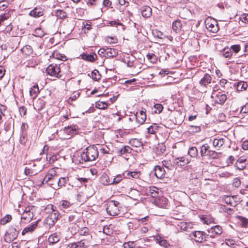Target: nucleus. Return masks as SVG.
<instances>
[{
  "instance_id": "nucleus-18",
  "label": "nucleus",
  "mask_w": 248,
  "mask_h": 248,
  "mask_svg": "<svg viewBox=\"0 0 248 248\" xmlns=\"http://www.w3.org/2000/svg\"><path fill=\"white\" fill-rule=\"evenodd\" d=\"M158 188L156 187H149L146 188L145 192L148 196H150L152 197H155L158 194Z\"/></svg>"
},
{
  "instance_id": "nucleus-6",
  "label": "nucleus",
  "mask_w": 248,
  "mask_h": 248,
  "mask_svg": "<svg viewBox=\"0 0 248 248\" xmlns=\"http://www.w3.org/2000/svg\"><path fill=\"white\" fill-rule=\"evenodd\" d=\"M46 72L48 75L54 78H60L61 77L60 66L57 64L49 65L46 68Z\"/></svg>"
},
{
  "instance_id": "nucleus-51",
  "label": "nucleus",
  "mask_w": 248,
  "mask_h": 248,
  "mask_svg": "<svg viewBox=\"0 0 248 248\" xmlns=\"http://www.w3.org/2000/svg\"><path fill=\"white\" fill-rule=\"evenodd\" d=\"M6 110L5 107L4 106H1L0 108V123H3V117H4V112Z\"/></svg>"
},
{
  "instance_id": "nucleus-24",
  "label": "nucleus",
  "mask_w": 248,
  "mask_h": 248,
  "mask_svg": "<svg viewBox=\"0 0 248 248\" xmlns=\"http://www.w3.org/2000/svg\"><path fill=\"white\" fill-rule=\"evenodd\" d=\"M142 16L145 17L147 18L152 15V9L149 6H144L142 7L141 10Z\"/></svg>"
},
{
  "instance_id": "nucleus-19",
  "label": "nucleus",
  "mask_w": 248,
  "mask_h": 248,
  "mask_svg": "<svg viewBox=\"0 0 248 248\" xmlns=\"http://www.w3.org/2000/svg\"><path fill=\"white\" fill-rule=\"evenodd\" d=\"M33 217V214L30 211V209H27L26 208L20 218L21 219L26 220L27 221H30L32 219Z\"/></svg>"
},
{
  "instance_id": "nucleus-52",
  "label": "nucleus",
  "mask_w": 248,
  "mask_h": 248,
  "mask_svg": "<svg viewBox=\"0 0 248 248\" xmlns=\"http://www.w3.org/2000/svg\"><path fill=\"white\" fill-rule=\"evenodd\" d=\"M223 56L225 58H230L232 56V53L231 49L225 48L222 52Z\"/></svg>"
},
{
  "instance_id": "nucleus-42",
  "label": "nucleus",
  "mask_w": 248,
  "mask_h": 248,
  "mask_svg": "<svg viewBox=\"0 0 248 248\" xmlns=\"http://www.w3.org/2000/svg\"><path fill=\"white\" fill-rule=\"evenodd\" d=\"M126 176L128 178L130 177L137 179L140 176V173L138 171H126Z\"/></svg>"
},
{
  "instance_id": "nucleus-2",
  "label": "nucleus",
  "mask_w": 248,
  "mask_h": 248,
  "mask_svg": "<svg viewBox=\"0 0 248 248\" xmlns=\"http://www.w3.org/2000/svg\"><path fill=\"white\" fill-rule=\"evenodd\" d=\"M78 130L77 125H68L60 130H57V133L61 139H69L73 135L78 134Z\"/></svg>"
},
{
  "instance_id": "nucleus-5",
  "label": "nucleus",
  "mask_w": 248,
  "mask_h": 248,
  "mask_svg": "<svg viewBox=\"0 0 248 248\" xmlns=\"http://www.w3.org/2000/svg\"><path fill=\"white\" fill-rule=\"evenodd\" d=\"M206 27L210 31L216 33L218 31V27L217 21L211 17H208L205 20Z\"/></svg>"
},
{
  "instance_id": "nucleus-1",
  "label": "nucleus",
  "mask_w": 248,
  "mask_h": 248,
  "mask_svg": "<svg viewBox=\"0 0 248 248\" xmlns=\"http://www.w3.org/2000/svg\"><path fill=\"white\" fill-rule=\"evenodd\" d=\"M98 156L97 149L94 145L88 147L81 154V158L85 162L94 161Z\"/></svg>"
},
{
  "instance_id": "nucleus-64",
  "label": "nucleus",
  "mask_w": 248,
  "mask_h": 248,
  "mask_svg": "<svg viewBox=\"0 0 248 248\" xmlns=\"http://www.w3.org/2000/svg\"><path fill=\"white\" fill-rule=\"evenodd\" d=\"M240 112L244 113L248 112V102L242 107Z\"/></svg>"
},
{
  "instance_id": "nucleus-22",
  "label": "nucleus",
  "mask_w": 248,
  "mask_h": 248,
  "mask_svg": "<svg viewBox=\"0 0 248 248\" xmlns=\"http://www.w3.org/2000/svg\"><path fill=\"white\" fill-rule=\"evenodd\" d=\"M60 239V235H59L57 232H55L49 236L48 239V241L50 244H54L59 242Z\"/></svg>"
},
{
  "instance_id": "nucleus-39",
  "label": "nucleus",
  "mask_w": 248,
  "mask_h": 248,
  "mask_svg": "<svg viewBox=\"0 0 248 248\" xmlns=\"http://www.w3.org/2000/svg\"><path fill=\"white\" fill-rule=\"evenodd\" d=\"M91 77L93 80L97 81L100 79L101 76L99 74V71L95 69L92 71Z\"/></svg>"
},
{
  "instance_id": "nucleus-44",
  "label": "nucleus",
  "mask_w": 248,
  "mask_h": 248,
  "mask_svg": "<svg viewBox=\"0 0 248 248\" xmlns=\"http://www.w3.org/2000/svg\"><path fill=\"white\" fill-rule=\"evenodd\" d=\"M147 59L152 63L156 62L157 59L155 55L153 53H150L147 54Z\"/></svg>"
},
{
  "instance_id": "nucleus-55",
  "label": "nucleus",
  "mask_w": 248,
  "mask_h": 248,
  "mask_svg": "<svg viewBox=\"0 0 248 248\" xmlns=\"http://www.w3.org/2000/svg\"><path fill=\"white\" fill-rule=\"evenodd\" d=\"M237 218L242 222L243 227H246L248 224V219L245 217L239 216Z\"/></svg>"
},
{
  "instance_id": "nucleus-31",
  "label": "nucleus",
  "mask_w": 248,
  "mask_h": 248,
  "mask_svg": "<svg viewBox=\"0 0 248 248\" xmlns=\"http://www.w3.org/2000/svg\"><path fill=\"white\" fill-rule=\"evenodd\" d=\"M178 226L180 229L185 231H187L189 228H192V224L188 222H181Z\"/></svg>"
},
{
  "instance_id": "nucleus-62",
  "label": "nucleus",
  "mask_w": 248,
  "mask_h": 248,
  "mask_svg": "<svg viewBox=\"0 0 248 248\" xmlns=\"http://www.w3.org/2000/svg\"><path fill=\"white\" fill-rule=\"evenodd\" d=\"M241 181L238 178H235L233 180L232 185L235 187H238L240 186Z\"/></svg>"
},
{
  "instance_id": "nucleus-29",
  "label": "nucleus",
  "mask_w": 248,
  "mask_h": 248,
  "mask_svg": "<svg viewBox=\"0 0 248 248\" xmlns=\"http://www.w3.org/2000/svg\"><path fill=\"white\" fill-rule=\"evenodd\" d=\"M129 143L133 147H140L142 145V143L140 140L138 139H131Z\"/></svg>"
},
{
  "instance_id": "nucleus-20",
  "label": "nucleus",
  "mask_w": 248,
  "mask_h": 248,
  "mask_svg": "<svg viewBox=\"0 0 248 248\" xmlns=\"http://www.w3.org/2000/svg\"><path fill=\"white\" fill-rule=\"evenodd\" d=\"M118 54V51L117 49L108 47L106 48V57L112 58L116 57Z\"/></svg>"
},
{
  "instance_id": "nucleus-48",
  "label": "nucleus",
  "mask_w": 248,
  "mask_h": 248,
  "mask_svg": "<svg viewBox=\"0 0 248 248\" xmlns=\"http://www.w3.org/2000/svg\"><path fill=\"white\" fill-rule=\"evenodd\" d=\"M56 16L61 19H64L66 16V13L62 10H58L56 12Z\"/></svg>"
},
{
  "instance_id": "nucleus-16",
  "label": "nucleus",
  "mask_w": 248,
  "mask_h": 248,
  "mask_svg": "<svg viewBox=\"0 0 248 248\" xmlns=\"http://www.w3.org/2000/svg\"><path fill=\"white\" fill-rule=\"evenodd\" d=\"M145 110H141L139 113H137L136 117L137 122L139 124H144L146 119Z\"/></svg>"
},
{
  "instance_id": "nucleus-54",
  "label": "nucleus",
  "mask_w": 248,
  "mask_h": 248,
  "mask_svg": "<svg viewBox=\"0 0 248 248\" xmlns=\"http://www.w3.org/2000/svg\"><path fill=\"white\" fill-rule=\"evenodd\" d=\"M148 218V216H146L140 219H136V220L139 221V226H141V225H144L148 224L146 222L147 221Z\"/></svg>"
},
{
  "instance_id": "nucleus-59",
  "label": "nucleus",
  "mask_w": 248,
  "mask_h": 248,
  "mask_svg": "<svg viewBox=\"0 0 248 248\" xmlns=\"http://www.w3.org/2000/svg\"><path fill=\"white\" fill-rule=\"evenodd\" d=\"M20 143L24 144L27 141V135L26 133H23L20 138Z\"/></svg>"
},
{
  "instance_id": "nucleus-10",
  "label": "nucleus",
  "mask_w": 248,
  "mask_h": 248,
  "mask_svg": "<svg viewBox=\"0 0 248 248\" xmlns=\"http://www.w3.org/2000/svg\"><path fill=\"white\" fill-rule=\"evenodd\" d=\"M191 158L187 156H180L173 160L172 163L174 165L179 167H184L190 163Z\"/></svg>"
},
{
  "instance_id": "nucleus-38",
  "label": "nucleus",
  "mask_w": 248,
  "mask_h": 248,
  "mask_svg": "<svg viewBox=\"0 0 248 248\" xmlns=\"http://www.w3.org/2000/svg\"><path fill=\"white\" fill-rule=\"evenodd\" d=\"M39 92V89L37 86H33L30 90V94L32 98L35 97Z\"/></svg>"
},
{
  "instance_id": "nucleus-37",
  "label": "nucleus",
  "mask_w": 248,
  "mask_h": 248,
  "mask_svg": "<svg viewBox=\"0 0 248 248\" xmlns=\"http://www.w3.org/2000/svg\"><path fill=\"white\" fill-rule=\"evenodd\" d=\"M200 131V126L197 125H190L188 128V132L191 134H194Z\"/></svg>"
},
{
  "instance_id": "nucleus-35",
  "label": "nucleus",
  "mask_w": 248,
  "mask_h": 248,
  "mask_svg": "<svg viewBox=\"0 0 248 248\" xmlns=\"http://www.w3.org/2000/svg\"><path fill=\"white\" fill-rule=\"evenodd\" d=\"M158 154H164L166 152V146L163 143L158 144L156 148Z\"/></svg>"
},
{
  "instance_id": "nucleus-27",
  "label": "nucleus",
  "mask_w": 248,
  "mask_h": 248,
  "mask_svg": "<svg viewBox=\"0 0 248 248\" xmlns=\"http://www.w3.org/2000/svg\"><path fill=\"white\" fill-rule=\"evenodd\" d=\"M225 143V139L220 138V139H217L215 138L213 141V145L215 147L218 148H219L221 146H223V145Z\"/></svg>"
},
{
  "instance_id": "nucleus-33",
  "label": "nucleus",
  "mask_w": 248,
  "mask_h": 248,
  "mask_svg": "<svg viewBox=\"0 0 248 248\" xmlns=\"http://www.w3.org/2000/svg\"><path fill=\"white\" fill-rule=\"evenodd\" d=\"M188 154L191 157H196L198 155V151L196 147H191L188 151Z\"/></svg>"
},
{
  "instance_id": "nucleus-9",
  "label": "nucleus",
  "mask_w": 248,
  "mask_h": 248,
  "mask_svg": "<svg viewBox=\"0 0 248 248\" xmlns=\"http://www.w3.org/2000/svg\"><path fill=\"white\" fill-rule=\"evenodd\" d=\"M18 233V231L10 227L5 234L4 239L7 242H11L17 238Z\"/></svg>"
},
{
  "instance_id": "nucleus-25",
  "label": "nucleus",
  "mask_w": 248,
  "mask_h": 248,
  "mask_svg": "<svg viewBox=\"0 0 248 248\" xmlns=\"http://www.w3.org/2000/svg\"><path fill=\"white\" fill-rule=\"evenodd\" d=\"M182 24L180 20H176L172 23V30L175 32H180L181 31Z\"/></svg>"
},
{
  "instance_id": "nucleus-41",
  "label": "nucleus",
  "mask_w": 248,
  "mask_h": 248,
  "mask_svg": "<svg viewBox=\"0 0 248 248\" xmlns=\"http://www.w3.org/2000/svg\"><path fill=\"white\" fill-rule=\"evenodd\" d=\"M12 216L10 215H7L0 219V224L1 225H4L6 224L7 223L10 222Z\"/></svg>"
},
{
  "instance_id": "nucleus-4",
  "label": "nucleus",
  "mask_w": 248,
  "mask_h": 248,
  "mask_svg": "<svg viewBox=\"0 0 248 248\" xmlns=\"http://www.w3.org/2000/svg\"><path fill=\"white\" fill-rule=\"evenodd\" d=\"M208 236H209L208 234L202 231L193 232L189 234L191 239L197 243H202L206 240Z\"/></svg>"
},
{
  "instance_id": "nucleus-23",
  "label": "nucleus",
  "mask_w": 248,
  "mask_h": 248,
  "mask_svg": "<svg viewBox=\"0 0 248 248\" xmlns=\"http://www.w3.org/2000/svg\"><path fill=\"white\" fill-rule=\"evenodd\" d=\"M127 225L128 230L131 232L137 229L139 226V221L136 219H135L127 223Z\"/></svg>"
},
{
  "instance_id": "nucleus-49",
  "label": "nucleus",
  "mask_w": 248,
  "mask_h": 248,
  "mask_svg": "<svg viewBox=\"0 0 248 248\" xmlns=\"http://www.w3.org/2000/svg\"><path fill=\"white\" fill-rule=\"evenodd\" d=\"M154 112L155 113H160L163 109V107L161 104H156L154 105Z\"/></svg>"
},
{
  "instance_id": "nucleus-21",
  "label": "nucleus",
  "mask_w": 248,
  "mask_h": 248,
  "mask_svg": "<svg viewBox=\"0 0 248 248\" xmlns=\"http://www.w3.org/2000/svg\"><path fill=\"white\" fill-rule=\"evenodd\" d=\"M210 151V147L207 144H205L201 147L200 154L202 157L208 156Z\"/></svg>"
},
{
  "instance_id": "nucleus-14",
  "label": "nucleus",
  "mask_w": 248,
  "mask_h": 248,
  "mask_svg": "<svg viewBox=\"0 0 248 248\" xmlns=\"http://www.w3.org/2000/svg\"><path fill=\"white\" fill-rule=\"evenodd\" d=\"M212 77L208 74H205L203 78L200 80V85L203 87L207 88L208 85L211 83Z\"/></svg>"
},
{
  "instance_id": "nucleus-61",
  "label": "nucleus",
  "mask_w": 248,
  "mask_h": 248,
  "mask_svg": "<svg viewBox=\"0 0 248 248\" xmlns=\"http://www.w3.org/2000/svg\"><path fill=\"white\" fill-rule=\"evenodd\" d=\"M9 3L7 1L2 0L0 1V10H4L8 5Z\"/></svg>"
},
{
  "instance_id": "nucleus-46",
  "label": "nucleus",
  "mask_w": 248,
  "mask_h": 248,
  "mask_svg": "<svg viewBox=\"0 0 248 248\" xmlns=\"http://www.w3.org/2000/svg\"><path fill=\"white\" fill-rule=\"evenodd\" d=\"M163 165L169 170H171L173 169L174 165L171 163L170 160H164L162 161Z\"/></svg>"
},
{
  "instance_id": "nucleus-28",
  "label": "nucleus",
  "mask_w": 248,
  "mask_h": 248,
  "mask_svg": "<svg viewBox=\"0 0 248 248\" xmlns=\"http://www.w3.org/2000/svg\"><path fill=\"white\" fill-rule=\"evenodd\" d=\"M248 87V84L247 82L240 81L237 83L236 85V89L238 91H242L246 90Z\"/></svg>"
},
{
  "instance_id": "nucleus-60",
  "label": "nucleus",
  "mask_w": 248,
  "mask_h": 248,
  "mask_svg": "<svg viewBox=\"0 0 248 248\" xmlns=\"http://www.w3.org/2000/svg\"><path fill=\"white\" fill-rule=\"evenodd\" d=\"M219 154L215 151L211 150L208 156L211 159H216L218 158Z\"/></svg>"
},
{
  "instance_id": "nucleus-50",
  "label": "nucleus",
  "mask_w": 248,
  "mask_h": 248,
  "mask_svg": "<svg viewBox=\"0 0 248 248\" xmlns=\"http://www.w3.org/2000/svg\"><path fill=\"white\" fill-rule=\"evenodd\" d=\"M35 105V107H34L35 108L37 109L38 110H40L43 108L45 104L42 100L38 99L36 101Z\"/></svg>"
},
{
  "instance_id": "nucleus-11",
  "label": "nucleus",
  "mask_w": 248,
  "mask_h": 248,
  "mask_svg": "<svg viewBox=\"0 0 248 248\" xmlns=\"http://www.w3.org/2000/svg\"><path fill=\"white\" fill-rule=\"evenodd\" d=\"M67 181V177L57 178V179L55 180V183H50V186L55 189H58L62 186L64 185Z\"/></svg>"
},
{
  "instance_id": "nucleus-56",
  "label": "nucleus",
  "mask_w": 248,
  "mask_h": 248,
  "mask_svg": "<svg viewBox=\"0 0 248 248\" xmlns=\"http://www.w3.org/2000/svg\"><path fill=\"white\" fill-rule=\"evenodd\" d=\"M240 20L245 24H248V14L242 15L240 17Z\"/></svg>"
},
{
  "instance_id": "nucleus-58",
  "label": "nucleus",
  "mask_w": 248,
  "mask_h": 248,
  "mask_svg": "<svg viewBox=\"0 0 248 248\" xmlns=\"http://www.w3.org/2000/svg\"><path fill=\"white\" fill-rule=\"evenodd\" d=\"M54 57L57 59L61 60L62 61H65L66 60V57L64 55H62L60 53H54L53 54Z\"/></svg>"
},
{
  "instance_id": "nucleus-43",
  "label": "nucleus",
  "mask_w": 248,
  "mask_h": 248,
  "mask_svg": "<svg viewBox=\"0 0 248 248\" xmlns=\"http://www.w3.org/2000/svg\"><path fill=\"white\" fill-rule=\"evenodd\" d=\"M78 233H79V234L82 236H87V235L88 234H91L90 233H89V229L88 228H86V227H84V228H82L81 229H80V230H79L78 231Z\"/></svg>"
},
{
  "instance_id": "nucleus-32",
  "label": "nucleus",
  "mask_w": 248,
  "mask_h": 248,
  "mask_svg": "<svg viewBox=\"0 0 248 248\" xmlns=\"http://www.w3.org/2000/svg\"><path fill=\"white\" fill-rule=\"evenodd\" d=\"M10 227L14 229V230H16V231L19 232L22 229V226L20 220H15L12 225L10 226Z\"/></svg>"
},
{
  "instance_id": "nucleus-7",
  "label": "nucleus",
  "mask_w": 248,
  "mask_h": 248,
  "mask_svg": "<svg viewBox=\"0 0 248 248\" xmlns=\"http://www.w3.org/2000/svg\"><path fill=\"white\" fill-rule=\"evenodd\" d=\"M92 236L91 234L87 235L86 239H80V240L77 243L71 244V248H87L89 243L91 240Z\"/></svg>"
},
{
  "instance_id": "nucleus-36",
  "label": "nucleus",
  "mask_w": 248,
  "mask_h": 248,
  "mask_svg": "<svg viewBox=\"0 0 248 248\" xmlns=\"http://www.w3.org/2000/svg\"><path fill=\"white\" fill-rule=\"evenodd\" d=\"M100 181L102 184H103L104 185L106 186L112 184V183H111L112 179L110 180L107 175H103L101 177Z\"/></svg>"
},
{
  "instance_id": "nucleus-30",
  "label": "nucleus",
  "mask_w": 248,
  "mask_h": 248,
  "mask_svg": "<svg viewBox=\"0 0 248 248\" xmlns=\"http://www.w3.org/2000/svg\"><path fill=\"white\" fill-rule=\"evenodd\" d=\"M132 149L130 146H124L118 150V154L120 155H125L128 153H130Z\"/></svg>"
},
{
  "instance_id": "nucleus-63",
  "label": "nucleus",
  "mask_w": 248,
  "mask_h": 248,
  "mask_svg": "<svg viewBox=\"0 0 248 248\" xmlns=\"http://www.w3.org/2000/svg\"><path fill=\"white\" fill-rule=\"evenodd\" d=\"M230 49L235 53H238L240 50V46L238 45H232L231 46Z\"/></svg>"
},
{
  "instance_id": "nucleus-40",
  "label": "nucleus",
  "mask_w": 248,
  "mask_h": 248,
  "mask_svg": "<svg viewBox=\"0 0 248 248\" xmlns=\"http://www.w3.org/2000/svg\"><path fill=\"white\" fill-rule=\"evenodd\" d=\"M160 126L157 125H151L147 130L149 133L154 134L157 132Z\"/></svg>"
},
{
  "instance_id": "nucleus-45",
  "label": "nucleus",
  "mask_w": 248,
  "mask_h": 248,
  "mask_svg": "<svg viewBox=\"0 0 248 248\" xmlns=\"http://www.w3.org/2000/svg\"><path fill=\"white\" fill-rule=\"evenodd\" d=\"M59 214L58 211H55L54 210V212L52 213L50 215V219L52 220L53 222V224L59 218Z\"/></svg>"
},
{
  "instance_id": "nucleus-47",
  "label": "nucleus",
  "mask_w": 248,
  "mask_h": 248,
  "mask_svg": "<svg viewBox=\"0 0 248 248\" xmlns=\"http://www.w3.org/2000/svg\"><path fill=\"white\" fill-rule=\"evenodd\" d=\"M96 107L99 108L104 109L108 107V104L102 101H98L96 103Z\"/></svg>"
},
{
  "instance_id": "nucleus-26",
  "label": "nucleus",
  "mask_w": 248,
  "mask_h": 248,
  "mask_svg": "<svg viewBox=\"0 0 248 248\" xmlns=\"http://www.w3.org/2000/svg\"><path fill=\"white\" fill-rule=\"evenodd\" d=\"M81 58L83 60H86L87 61L93 62L94 61L95 58H96V55L95 54H82L80 55Z\"/></svg>"
},
{
  "instance_id": "nucleus-15",
  "label": "nucleus",
  "mask_w": 248,
  "mask_h": 248,
  "mask_svg": "<svg viewBox=\"0 0 248 248\" xmlns=\"http://www.w3.org/2000/svg\"><path fill=\"white\" fill-rule=\"evenodd\" d=\"M212 97H215V102L218 104L222 105L223 104L226 99L227 96L225 94H221L220 93H218L215 94V96L214 97V95L212 96Z\"/></svg>"
},
{
  "instance_id": "nucleus-13",
  "label": "nucleus",
  "mask_w": 248,
  "mask_h": 248,
  "mask_svg": "<svg viewBox=\"0 0 248 248\" xmlns=\"http://www.w3.org/2000/svg\"><path fill=\"white\" fill-rule=\"evenodd\" d=\"M44 13V9L41 7H36L30 11L29 15L33 17H39L42 16Z\"/></svg>"
},
{
  "instance_id": "nucleus-34",
  "label": "nucleus",
  "mask_w": 248,
  "mask_h": 248,
  "mask_svg": "<svg viewBox=\"0 0 248 248\" xmlns=\"http://www.w3.org/2000/svg\"><path fill=\"white\" fill-rule=\"evenodd\" d=\"M37 226V222L35 223L32 224L31 226L25 228L22 232V234L25 235L26 233L28 232H32L34 231L35 228Z\"/></svg>"
},
{
  "instance_id": "nucleus-12",
  "label": "nucleus",
  "mask_w": 248,
  "mask_h": 248,
  "mask_svg": "<svg viewBox=\"0 0 248 248\" xmlns=\"http://www.w3.org/2000/svg\"><path fill=\"white\" fill-rule=\"evenodd\" d=\"M207 232L210 234V237L214 238L216 235H219L222 233V229L219 225H216L208 229Z\"/></svg>"
},
{
  "instance_id": "nucleus-3",
  "label": "nucleus",
  "mask_w": 248,
  "mask_h": 248,
  "mask_svg": "<svg viewBox=\"0 0 248 248\" xmlns=\"http://www.w3.org/2000/svg\"><path fill=\"white\" fill-rule=\"evenodd\" d=\"M119 202L117 201H111L107 204L106 211L110 216H115L118 215L120 210L118 207Z\"/></svg>"
},
{
  "instance_id": "nucleus-53",
  "label": "nucleus",
  "mask_w": 248,
  "mask_h": 248,
  "mask_svg": "<svg viewBox=\"0 0 248 248\" xmlns=\"http://www.w3.org/2000/svg\"><path fill=\"white\" fill-rule=\"evenodd\" d=\"M22 51L26 54H30L32 53V49L30 46L27 45L22 48Z\"/></svg>"
},
{
  "instance_id": "nucleus-17",
  "label": "nucleus",
  "mask_w": 248,
  "mask_h": 248,
  "mask_svg": "<svg viewBox=\"0 0 248 248\" xmlns=\"http://www.w3.org/2000/svg\"><path fill=\"white\" fill-rule=\"evenodd\" d=\"M155 175L157 178L162 179L165 176V170L163 167L156 166L155 168Z\"/></svg>"
},
{
  "instance_id": "nucleus-8",
  "label": "nucleus",
  "mask_w": 248,
  "mask_h": 248,
  "mask_svg": "<svg viewBox=\"0 0 248 248\" xmlns=\"http://www.w3.org/2000/svg\"><path fill=\"white\" fill-rule=\"evenodd\" d=\"M57 172L54 169L49 170L47 172V174L44 178L42 183H47L50 185V183H51V181H54L57 179Z\"/></svg>"
},
{
  "instance_id": "nucleus-57",
  "label": "nucleus",
  "mask_w": 248,
  "mask_h": 248,
  "mask_svg": "<svg viewBox=\"0 0 248 248\" xmlns=\"http://www.w3.org/2000/svg\"><path fill=\"white\" fill-rule=\"evenodd\" d=\"M123 179V176L122 175H118L117 176H116L115 178L112 180V184H117L119 183Z\"/></svg>"
}]
</instances>
